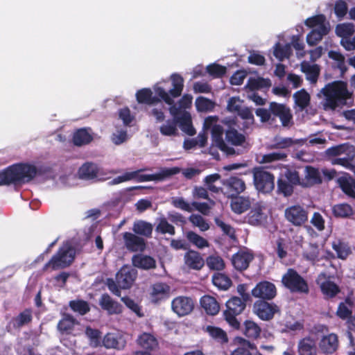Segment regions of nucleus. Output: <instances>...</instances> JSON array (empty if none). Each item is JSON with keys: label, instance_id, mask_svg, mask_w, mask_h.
Here are the masks:
<instances>
[{"label": "nucleus", "instance_id": "nucleus-15", "mask_svg": "<svg viewBox=\"0 0 355 355\" xmlns=\"http://www.w3.org/2000/svg\"><path fill=\"white\" fill-rule=\"evenodd\" d=\"M137 275V272L135 268L125 266L116 273V280L121 288L127 289L133 284Z\"/></svg>", "mask_w": 355, "mask_h": 355}, {"label": "nucleus", "instance_id": "nucleus-56", "mask_svg": "<svg viewBox=\"0 0 355 355\" xmlns=\"http://www.w3.org/2000/svg\"><path fill=\"white\" fill-rule=\"evenodd\" d=\"M329 58L336 62V67L340 69L342 74L346 72L347 68L345 65L344 55L338 51H330L328 53Z\"/></svg>", "mask_w": 355, "mask_h": 355}, {"label": "nucleus", "instance_id": "nucleus-17", "mask_svg": "<svg viewBox=\"0 0 355 355\" xmlns=\"http://www.w3.org/2000/svg\"><path fill=\"white\" fill-rule=\"evenodd\" d=\"M122 237L125 247L130 252H142L146 248L145 240L135 233L125 232Z\"/></svg>", "mask_w": 355, "mask_h": 355}, {"label": "nucleus", "instance_id": "nucleus-4", "mask_svg": "<svg viewBox=\"0 0 355 355\" xmlns=\"http://www.w3.org/2000/svg\"><path fill=\"white\" fill-rule=\"evenodd\" d=\"M218 117L217 116H209L205 118L203 123L204 130H210L212 144L216 146L227 155H233L235 153L234 148L228 146L223 138L224 133L223 128L218 124Z\"/></svg>", "mask_w": 355, "mask_h": 355}, {"label": "nucleus", "instance_id": "nucleus-46", "mask_svg": "<svg viewBox=\"0 0 355 355\" xmlns=\"http://www.w3.org/2000/svg\"><path fill=\"white\" fill-rule=\"evenodd\" d=\"M295 103L300 108L301 110H304L310 103L311 97L309 94L304 89H302L296 92L293 94Z\"/></svg>", "mask_w": 355, "mask_h": 355}, {"label": "nucleus", "instance_id": "nucleus-37", "mask_svg": "<svg viewBox=\"0 0 355 355\" xmlns=\"http://www.w3.org/2000/svg\"><path fill=\"white\" fill-rule=\"evenodd\" d=\"M234 342L239 346L232 352L231 355H252L250 349L254 348L253 344L241 337H236Z\"/></svg>", "mask_w": 355, "mask_h": 355}, {"label": "nucleus", "instance_id": "nucleus-53", "mask_svg": "<svg viewBox=\"0 0 355 355\" xmlns=\"http://www.w3.org/2000/svg\"><path fill=\"white\" fill-rule=\"evenodd\" d=\"M196 109L200 112L211 111L214 108V103L204 96H199L196 99Z\"/></svg>", "mask_w": 355, "mask_h": 355}, {"label": "nucleus", "instance_id": "nucleus-57", "mask_svg": "<svg viewBox=\"0 0 355 355\" xmlns=\"http://www.w3.org/2000/svg\"><path fill=\"white\" fill-rule=\"evenodd\" d=\"M336 33L338 36L347 38L354 33V26L352 24H341L336 27Z\"/></svg>", "mask_w": 355, "mask_h": 355}, {"label": "nucleus", "instance_id": "nucleus-60", "mask_svg": "<svg viewBox=\"0 0 355 355\" xmlns=\"http://www.w3.org/2000/svg\"><path fill=\"white\" fill-rule=\"evenodd\" d=\"M207 71L214 78H222L226 73L227 68L225 66L213 63L207 67Z\"/></svg>", "mask_w": 355, "mask_h": 355}, {"label": "nucleus", "instance_id": "nucleus-2", "mask_svg": "<svg viewBox=\"0 0 355 355\" xmlns=\"http://www.w3.org/2000/svg\"><path fill=\"white\" fill-rule=\"evenodd\" d=\"M46 172V169H37L31 164H13L0 172V185L28 182L37 173Z\"/></svg>", "mask_w": 355, "mask_h": 355}, {"label": "nucleus", "instance_id": "nucleus-27", "mask_svg": "<svg viewBox=\"0 0 355 355\" xmlns=\"http://www.w3.org/2000/svg\"><path fill=\"white\" fill-rule=\"evenodd\" d=\"M330 31L329 26H322L320 27H317L313 28L307 35H306V42L311 46H315L319 42H320L323 37L327 35Z\"/></svg>", "mask_w": 355, "mask_h": 355}, {"label": "nucleus", "instance_id": "nucleus-23", "mask_svg": "<svg viewBox=\"0 0 355 355\" xmlns=\"http://www.w3.org/2000/svg\"><path fill=\"white\" fill-rule=\"evenodd\" d=\"M253 259V255L248 251H239L232 257V264L236 270H245L250 262Z\"/></svg>", "mask_w": 355, "mask_h": 355}, {"label": "nucleus", "instance_id": "nucleus-49", "mask_svg": "<svg viewBox=\"0 0 355 355\" xmlns=\"http://www.w3.org/2000/svg\"><path fill=\"white\" fill-rule=\"evenodd\" d=\"M243 334L249 338H257L261 333L260 327L253 321L247 320L244 323Z\"/></svg>", "mask_w": 355, "mask_h": 355}, {"label": "nucleus", "instance_id": "nucleus-28", "mask_svg": "<svg viewBox=\"0 0 355 355\" xmlns=\"http://www.w3.org/2000/svg\"><path fill=\"white\" fill-rule=\"evenodd\" d=\"M231 198L230 207L234 213L241 214L250 208L251 202L248 197L234 196Z\"/></svg>", "mask_w": 355, "mask_h": 355}, {"label": "nucleus", "instance_id": "nucleus-3", "mask_svg": "<svg viewBox=\"0 0 355 355\" xmlns=\"http://www.w3.org/2000/svg\"><path fill=\"white\" fill-rule=\"evenodd\" d=\"M144 169L125 172L117 176L108 182L109 185H116L122 182L136 180L139 182L148 181H162L180 172L179 167L162 168L157 173L153 174H141Z\"/></svg>", "mask_w": 355, "mask_h": 355}, {"label": "nucleus", "instance_id": "nucleus-8", "mask_svg": "<svg viewBox=\"0 0 355 355\" xmlns=\"http://www.w3.org/2000/svg\"><path fill=\"white\" fill-rule=\"evenodd\" d=\"M116 170L103 171L97 164L87 162L83 164L78 171V178L88 181H103L110 178L107 175H113L118 173Z\"/></svg>", "mask_w": 355, "mask_h": 355}, {"label": "nucleus", "instance_id": "nucleus-51", "mask_svg": "<svg viewBox=\"0 0 355 355\" xmlns=\"http://www.w3.org/2000/svg\"><path fill=\"white\" fill-rule=\"evenodd\" d=\"M237 114L241 119L245 120V121L243 123V127L241 128L243 132H245V130L250 128V127L254 123V119L252 111L249 107H244L241 108Z\"/></svg>", "mask_w": 355, "mask_h": 355}, {"label": "nucleus", "instance_id": "nucleus-55", "mask_svg": "<svg viewBox=\"0 0 355 355\" xmlns=\"http://www.w3.org/2000/svg\"><path fill=\"white\" fill-rule=\"evenodd\" d=\"M189 220L194 227H198L202 232L209 229V225L207 221L199 214H191Z\"/></svg>", "mask_w": 355, "mask_h": 355}, {"label": "nucleus", "instance_id": "nucleus-40", "mask_svg": "<svg viewBox=\"0 0 355 355\" xmlns=\"http://www.w3.org/2000/svg\"><path fill=\"white\" fill-rule=\"evenodd\" d=\"M325 155H355V147L346 144L339 145L328 148Z\"/></svg>", "mask_w": 355, "mask_h": 355}, {"label": "nucleus", "instance_id": "nucleus-26", "mask_svg": "<svg viewBox=\"0 0 355 355\" xmlns=\"http://www.w3.org/2000/svg\"><path fill=\"white\" fill-rule=\"evenodd\" d=\"M136 99L138 103L148 105H154L160 103V99L153 96L150 88H142L136 92Z\"/></svg>", "mask_w": 355, "mask_h": 355}, {"label": "nucleus", "instance_id": "nucleus-58", "mask_svg": "<svg viewBox=\"0 0 355 355\" xmlns=\"http://www.w3.org/2000/svg\"><path fill=\"white\" fill-rule=\"evenodd\" d=\"M32 320V312L29 309H26L20 313L14 319V326L16 327H21L29 323Z\"/></svg>", "mask_w": 355, "mask_h": 355}, {"label": "nucleus", "instance_id": "nucleus-39", "mask_svg": "<svg viewBox=\"0 0 355 355\" xmlns=\"http://www.w3.org/2000/svg\"><path fill=\"white\" fill-rule=\"evenodd\" d=\"M76 324L77 321L71 315L64 314L58 324V329L62 334H69Z\"/></svg>", "mask_w": 355, "mask_h": 355}, {"label": "nucleus", "instance_id": "nucleus-7", "mask_svg": "<svg viewBox=\"0 0 355 355\" xmlns=\"http://www.w3.org/2000/svg\"><path fill=\"white\" fill-rule=\"evenodd\" d=\"M282 282L291 293L308 294L309 292L306 281L293 268L288 269L282 276Z\"/></svg>", "mask_w": 355, "mask_h": 355}, {"label": "nucleus", "instance_id": "nucleus-30", "mask_svg": "<svg viewBox=\"0 0 355 355\" xmlns=\"http://www.w3.org/2000/svg\"><path fill=\"white\" fill-rule=\"evenodd\" d=\"M132 261L134 266L144 270L154 268L156 266L155 260L153 257L147 255H134Z\"/></svg>", "mask_w": 355, "mask_h": 355}, {"label": "nucleus", "instance_id": "nucleus-47", "mask_svg": "<svg viewBox=\"0 0 355 355\" xmlns=\"http://www.w3.org/2000/svg\"><path fill=\"white\" fill-rule=\"evenodd\" d=\"M212 282L220 290L226 291L232 285V281L229 277L223 273H216L212 277Z\"/></svg>", "mask_w": 355, "mask_h": 355}, {"label": "nucleus", "instance_id": "nucleus-19", "mask_svg": "<svg viewBox=\"0 0 355 355\" xmlns=\"http://www.w3.org/2000/svg\"><path fill=\"white\" fill-rule=\"evenodd\" d=\"M205 265L201 254L195 250H189L184 256V266L189 270H200Z\"/></svg>", "mask_w": 355, "mask_h": 355}, {"label": "nucleus", "instance_id": "nucleus-36", "mask_svg": "<svg viewBox=\"0 0 355 355\" xmlns=\"http://www.w3.org/2000/svg\"><path fill=\"white\" fill-rule=\"evenodd\" d=\"M153 226L146 221L139 220L134 223L132 231L138 236L150 237L152 234Z\"/></svg>", "mask_w": 355, "mask_h": 355}, {"label": "nucleus", "instance_id": "nucleus-29", "mask_svg": "<svg viewBox=\"0 0 355 355\" xmlns=\"http://www.w3.org/2000/svg\"><path fill=\"white\" fill-rule=\"evenodd\" d=\"M343 192L347 196L355 199V180L350 176H341L336 180Z\"/></svg>", "mask_w": 355, "mask_h": 355}, {"label": "nucleus", "instance_id": "nucleus-42", "mask_svg": "<svg viewBox=\"0 0 355 355\" xmlns=\"http://www.w3.org/2000/svg\"><path fill=\"white\" fill-rule=\"evenodd\" d=\"M302 71L306 74V79L311 83H315L320 76V67L316 64H302Z\"/></svg>", "mask_w": 355, "mask_h": 355}, {"label": "nucleus", "instance_id": "nucleus-62", "mask_svg": "<svg viewBox=\"0 0 355 355\" xmlns=\"http://www.w3.org/2000/svg\"><path fill=\"white\" fill-rule=\"evenodd\" d=\"M253 311L260 319L266 320V300H257L254 304Z\"/></svg>", "mask_w": 355, "mask_h": 355}, {"label": "nucleus", "instance_id": "nucleus-48", "mask_svg": "<svg viewBox=\"0 0 355 355\" xmlns=\"http://www.w3.org/2000/svg\"><path fill=\"white\" fill-rule=\"evenodd\" d=\"M160 133L164 136L175 137L178 135V130L173 119H168L159 128Z\"/></svg>", "mask_w": 355, "mask_h": 355}, {"label": "nucleus", "instance_id": "nucleus-13", "mask_svg": "<svg viewBox=\"0 0 355 355\" xmlns=\"http://www.w3.org/2000/svg\"><path fill=\"white\" fill-rule=\"evenodd\" d=\"M171 286L164 282H156L153 284L149 291L150 300L153 304H159L169 298L171 295Z\"/></svg>", "mask_w": 355, "mask_h": 355}, {"label": "nucleus", "instance_id": "nucleus-50", "mask_svg": "<svg viewBox=\"0 0 355 355\" xmlns=\"http://www.w3.org/2000/svg\"><path fill=\"white\" fill-rule=\"evenodd\" d=\"M206 264L212 270H223L225 266L223 258L218 254H212L207 257Z\"/></svg>", "mask_w": 355, "mask_h": 355}, {"label": "nucleus", "instance_id": "nucleus-35", "mask_svg": "<svg viewBox=\"0 0 355 355\" xmlns=\"http://www.w3.org/2000/svg\"><path fill=\"white\" fill-rule=\"evenodd\" d=\"M353 302L349 297H346L344 302L339 303L336 315L341 320L352 318Z\"/></svg>", "mask_w": 355, "mask_h": 355}, {"label": "nucleus", "instance_id": "nucleus-24", "mask_svg": "<svg viewBox=\"0 0 355 355\" xmlns=\"http://www.w3.org/2000/svg\"><path fill=\"white\" fill-rule=\"evenodd\" d=\"M236 123L232 121L230 123L228 129L225 131V139L227 141L233 146H241L245 141V137L243 134L239 133L238 130L233 127Z\"/></svg>", "mask_w": 355, "mask_h": 355}, {"label": "nucleus", "instance_id": "nucleus-45", "mask_svg": "<svg viewBox=\"0 0 355 355\" xmlns=\"http://www.w3.org/2000/svg\"><path fill=\"white\" fill-rule=\"evenodd\" d=\"M332 212L336 218H348L353 214V209L349 204L340 203L332 207Z\"/></svg>", "mask_w": 355, "mask_h": 355}, {"label": "nucleus", "instance_id": "nucleus-21", "mask_svg": "<svg viewBox=\"0 0 355 355\" xmlns=\"http://www.w3.org/2000/svg\"><path fill=\"white\" fill-rule=\"evenodd\" d=\"M299 355H318V347L313 338L306 336L298 342Z\"/></svg>", "mask_w": 355, "mask_h": 355}, {"label": "nucleus", "instance_id": "nucleus-54", "mask_svg": "<svg viewBox=\"0 0 355 355\" xmlns=\"http://www.w3.org/2000/svg\"><path fill=\"white\" fill-rule=\"evenodd\" d=\"M304 24L309 28L320 27L322 26H329L326 23V17L324 15L320 14L307 18Z\"/></svg>", "mask_w": 355, "mask_h": 355}, {"label": "nucleus", "instance_id": "nucleus-5", "mask_svg": "<svg viewBox=\"0 0 355 355\" xmlns=\"http://www.w3.org/2000/svg\"><path fill=\"white\" fill-rule=\"evenodd\" d=\"M76 250L69 241H67L59 249L56 254L45 264L44 269L51 268L53 270L64 268L69 266L74 259Z\"/></svg>", "mask_w": 355, "mask_h": 355}, {"label": "nucleus", "instance_id": "nucleus-25", "mask_svg": "<svg viewBox=\"0 0 355 355\" xmlns=\"http://www.w3.org/2000/svg\"><path fill=\"white\" fill-rule=\"evenodd\" d=\"M99 304L109 314H119L122 312V306L116 301L112 300L107 294H103L101 296Z\"/></svg>", "mask_w": 355, "mask_h": 355}, {"label": "nucleus", "instance_id": "nucleus-11", "mask_svg": "<svg viewBox=\"0 0 355 355\" xmlns=\"http://www.w3.org/2000/svg\"><path fill=\"white\" fill-rule=\"evenodd\" d=\"M315 282L318 285L325 300H331L340 293L339 286L331 281V277L324 272H321L318 275Z\"/></svg>", "mask_w": 355, "mask_h": 355}, {"label": "nucleus", "instance_id": "nucleus-34", "mask_svg": "<svg viewBox=\"0 0 355 355\" xmlns=\"http://www.w3.org/2000/svg\"><path fill=\"white\" fill-rule=\"evenodd\" d=\"M254 182L259 192L266 193V171L264 167L261 166L254 168Z\"/></svg>", "mask_w": 355, "mask_h": 355}, {"label": "nucleus", "instance_id": "nucleus-10", "mask_svg": "<svg viewBox=\"0 0 355 355\" xmlns=\"http://www.w3.org/2000/svg\"><path fill=\"white\" fill-rule=\"evenodd\" d=\"M227 309L224 312L225 320L234 329H239L240 323L236 316L242 313L245 307V302L238 297H233L226 303Z\"/></svg>", "mask_w": 355, "mask_h": 355}, {"label": "nucleus", "instance_id": "nucleus-33", "mask_svg": "<svg viewBox=\"0 0 355 355\" xmlns=\"http://www.w3.org/2000/svg\"><path fill=\"white\" fill-rule=\"evenodd\" d=\"M200 305L209 315H215L220 310V306L216 300L210 295H204L200 299Z\"/></svg>", "mask_w": 355, "mask_h": 355}, {"label": "nucleus", "instance_id": "nucleus-20", "mask_svg": "<svg viewBox=\"0 0 355 355\" xmlns=\"http://www.w3.org/2000/svg\"><path fill=\"white\" fill-rule=\"evenodd\" d=\"M92 140L91 129L81 128L73 132L71 142L73 146L80 147L89 144Z\"/></svg>", "mask_w": 355, "mask_h": 355}, {"label": "nucleus", "instance_id": "nucleus-1", "mask_svg": "<svg viewBox=\"0 0 355 355\" xmlns=\"http://www.w3.org/2000/svg\"><path fill=\"white\" fill-rule=\"evenodd\" d=\"M320 93L323 96L321 105L325 111H334L338 107L342 108L347 105L349 101H353L352 92L349 91L347 83L343 80L327 83Z\"/></svg>", "mask_w": 355, "mask_h": 355}, {"label": "nucleus", "instance_id": "nucleus-18", "mask_svg": "<svg viewBox=\"0 0 355 355\" xmlns=\"http://www.w3.org/2000/svg\"><path fill=\"white\" fill-rule=\"evenodd\" d=\"M319 348L325 355L334 354L338 349L339 340L336 334L331 333L323 336L319 342Z\"/></svg>", "mask_w": 355, "mask_h": 355}, {"label": "nucleus", "instance_id": "nucleus-63", "mask_svg": "<svg viewBox=\"0 0 355 355\" xmlns=\"http://www.w3.org/2000/svg\"><path fill=\"white\" fill-rule=\"evenodd\" d=\"M156 231L161 234H169L170 235L175 234V228L171 225L166 218H160L156 227Z\"/></svg>", "mask_w": 355, "mask_h": 355}, {"label": "nucleus", "instance_id": "nucleus-59", "mask_svg": "<svg viewBox=\"0 0 355 355\" xmlns=\"http://www.w3.org/2000/svg\"><path fill=\"white\" fill-rule=\"evenodd\" d=\"M297 141L293 140L291 138L286 137L282 138L275 137L273 140V144H271V148H286L297 144Z\"/></svg>", "mask_w": 355, "mask_h": 355}, {"label": "nucleus", "instance_id": "nucleus-12", "mask_svg": "<svg viewBox=\"0 0 355 355\" xmlns=\"http://www.w3.org/2000/svg\"><path fill=\"white\" fill-rule=\"evenodd\" d=\"M285 218L293 225L300 227L308 221V211L300 205H293L284 211Z\"/></svg>", "mask_w": 355, "mask_h": 355}, {"label": "nucleus", "instance_id": "nucleus-31", "mask_svg": "<svg viewBox=\"0 0 355 355\" xmlns=\"http://www.w3.org/2000/svg\"><path fill=\"white\" fill-rule=\"evenodd\" d=\"M137 344L146 350H154L158 347V341L154 335L150 333H143L137 340Z\"/></svg>", "mask_w": 355, "mask_h": 355}, {"label": "nucleus", "instance_id": "nucleus-43", "mask_svg": "<svg viewBox=\"0 0 355 355\" xmlns=\"http://www.w3.org/2000/svg\"><path fill=\"white\" fill-rule=\"evenodd\" d=\"M273 55L279 61H283L285 58H289L292 55L291 44L282 46L279 42H277L274 46Z\"/></svg>", "mask_w": 355, "mask_h": 355}, {"label": "nucleus", "instance_id": "nucleus-6", "mask_svg": "<svg viewBox=\"0 0 355 355\" xmlns=\"http://www.w3.org/2000/svg\"><path fill=\"white\" fill-rule=\"evenodd\" d=\"M173 88L166 92L164 87L157 84L154 87L155 94L160 100H163L167 105L174 103L173 98H178L181 96L184 88V79L178 73H173L171 76Z\"/></svg>", "mask_w": 355, "mask_h": 355}, {"label": "nucleus", "instance_id": "nucleus-44", "mask_svg": "<svg viewBox=\"0 0 355 355\" xmlns=\"http://www.w3.org/2000/svg\"><path fill=\"white\" fill-rule=\"evenodd\" d=\"M85 335L89 339V345L92 347L96 348L101 346V332L98 329L87 327L85 329Z\"/></svg>", "mask_w": 355, "mask_h": 355}, {"label": "nucleus", "instance_id": "nucleus-38", "mask_svg": "<svg viewBox=\"0 0 355 355\" xmlns=\"http://www.w3.org/2000/svg\"><path fill=\"white\" fill-rule=\"evenodd\" d=\"M332 248L336 252L338 258L343 260L346 259L352 253L348 243L340 239H336L332 242Z\"/></svg>", "mask_w": 355, "mask_h": 355}, {"label": "nucleus", "instance_id": "nucleus-41", "mask_svg": "<svg viewBox=\"0 0 355 355\" xmlns=\"http://www.w3.org/2000/svg\"><path fill=\"white\" fill-rule=\"evenodd\" d=\"M205 331L214 340L221 344L226 343L228 341L227 334L222 329L208 325L205 327Z\"/></svg>", "mask_w": 355, "mask_h": 355}, {"label": "nucleus", "instance_id": "nucleus-64", "mask_svg": "<svg viewBox=\"0 0 355 355\" xmlns=\"http://www.w3.org/2000/svg\"><path fill=\"white\" fill-rule=\"evenodd\" d=\"M69 306L71 309L80 315H84L89 311V306L87 302L83 300L71 301Z\"/></svg>", "mask_w": 355, "mask_h": 355}, {"label": "nucleus", "instance_id": "nucleus-14", "mask_svg": "<svg viewBox=\"0 0 355 355\" xmlns=\"http://www.w3.org/2000/svg\"><path fill=\"white\" fill-rule=\"evenodd\" d=\"M126 343V339L122 332H109L102 338L101 346L108 349L123 350Z\"/></svg>", "mask_w": 355, "mask_h": 355}, {"label": "nucleus", "instance_id": "nucleus-32", "mask_svg": "<svg viewBox=\"0 0 355 355\" xmlns=\"http://www.w3.org/2000/svg\"><path fill=\"white\" fill-rule=\"evenodd\" d=\"M306 182H302V186L305 187L322 183V178L318 169L312 166H306L305 169Z\"/></svg>", "mask_w": 355, "mask_h": 355}, {"label": "nucleus", "instance_id": "nucleus-22", "mask_svg": "<svg viewBox=\"0 0 355 355\" xmlns=\"http://www.w3.org/2000/svg\"><path fill=\"white\" fill-rule=\"evenodd\" d=\"M223 184L232 192L230 197L237 196L238 194L243 192L245 189V184L244 181L235 176H232L228 179L223 180Z\"/></svg>", "mask_w": 355, "mask_h": 355}, {"label": "nucleus", "instance_id": "nucleus-16", "mask_svg": "<svg viewBox=\"0 0 355 355\" xmlns=\"http://www.w3.org/2000/svg\"><path fill=\"white\" fill-rule=\"evenodd\" d=\"M194 307L191 298L185 296H178L171 302V308L174 313L179 316H184L190 313Z\"/></svg>", "mask_w": 355, "mask_h": 355}, {"label": "nucleus", "instance_id": "nucleus-52", "mask_svg": "<svg viewBox=\"0 0 355 355\" xmlns=\"http://www.w3.org/2000/svg\"><path fill=\"white\" fill-rule=\"evenodd\" d=\"M187 238L191 243L198 248L202 249L209 247V242L202 236L193 232H188L187 233Z\"/></svg>", "mask_w": 355, "mask_h": 355}, {"label": "nucleus", "instance_id": "nucleus-9", "mask_svg": "<svg viewBox=\"0 0 355 355\" xmlns=\"http://www.w3.org/2000/svg\"><path fill=\"white\" fill-rule=\"evenodd\" d=\"M275 117H278L282 126L288 127L293 124V114L291 109L284 104L271 102L268 109V123Z\"/></svg>", "mask_w": 355, "mask_h": 355}, {"label": "nucleus", "instance_id": "nucleus-61", "mask_svg": "<svg viewBox=\"0 0 355 355\" xmlns=\"http://www.w3.org/2000/svg\"><path fill=\"white\" fill-rule=\"evenodd\" d=\"M79 180L78 175L69 173L60 176L58 184L64 187H72L78 184Z\"/></svg>", "mask_w": 355, "mask_h": 355}]
</instances>
